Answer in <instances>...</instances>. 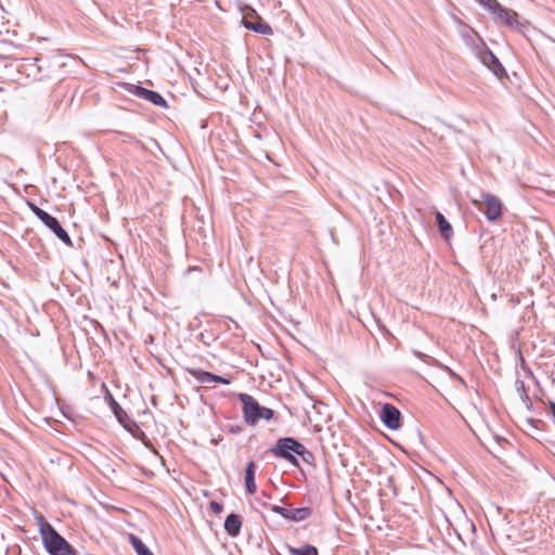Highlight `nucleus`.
Masks as SVG:
<instances>
[{"label":"nucleus","instance_id":"6ab92c4d","mask_svg":"<svg viewBox=\"0 0 555 555\" xmlns=\"http://www.w3.org/2000/svg\"><path fill=\"white\" fill-rule=\"evenodd\" d=\"M130 542L138 555H153L140 538L130 534Z\"/></svg>","mask_w":555,"mask_h":555},{"label":"nucleus","instance_id":"aec40b11","mask_svg":"<svg viewBox=\"0 0 555 555\" xmlns=\"http://www.w3.org/2000/svg\"><path fill=\"white\" fill-rule=\"evenodd\" d=\"M298 455L301 457V460L308 464H310L314 456L312 454V452H310L309 450L306 449V447L304 444L300 443L295 456Z\"/></svg>","mask_w":555,"mask_h":555},{"label":"nucleus","instance_id":"f257e3e1","mask_svg":"<svg viewBox=\"0 0 555 555\" xmlns=\"http://www.w3.org/2000/svg\"><path fill=\"white\" fill-rule=\"evenodd\" d=\"M42 544L50 555H77L74 547L47 521L42 515L36 516Z\"/></svg>","mask_w":555,"mask_h":555},{"label":"nucleus","instance_id":"c85d7f7f","mask_svg":"<svg viewBox=\"0 0 555 555\" xmlns=\"http://www.w3.org/2000/svg\"><path fill=\"white\" fill-rule=\"evenodd\" d=\"M550 411H551V414L555 421V402H551L550 403Z\"/></svg>","mask_w":555,"mask_h":555},{"label":"nucleus","instance_id":"f8f14e48","mask_svg":"<svg viewBox=\"0 0 555 555\" xmlns=\"http://www.w3.org/2000/svg\"><path fill=\"white\" fill-rule=\"evenodd\" d=\"M461 36L464 42L467 44V47L470 48L475 55L480 52V49L485 48L486 43L483 42L481 37L472 28L463 30Z\"/></svg>","mask_w":555,"mask_h":555},{"label":"nucleus","instance_id":"423d86ee","mask_svg":"<svg viewBox=\"0 0 555 555\" xmlns=\"http://www.w3.org/2000/svg\"><path fill=\"white\" fill-rule=\"evenodd\" d=\"M270 509L281 515L284 519L293 520V521H302L309 518L312 515V509L310 507H298V508H285L279 505H269Z\"/></svg>","mask_w":555,"mask_h":555},{"label":"nucleus","instance_id":"a211bd4d","mask_svg":"<svg viewBox=\"0 0 555 555\" xmlns=\"http://www.w3.org/2000/svg\"><path fill=\"white\" fill-rule=\"evenodd\" d=\"M289 555H319L318 548L313 545H305L302 547L287 546Z\"/></svg>","mask_w":555,"mask_h":555},{"label":"nucleus","instance_id":"9d476101","mask_svg":"<svg viewBox=\"0 0 555 555\" xmlns=\"http://www.w3.org/2000/svg\"><path fill=\"white\" fill-rule=\"evenodd\" d=\"M132 94L135 96L143 99L145 101H149L150 103L159 106V107H167L166 100L156 91L145 89L141 86H134L133 90L131 91Z\"/></svg>","mask_w":555,"mask_h":555},{"label":"nucleus","instance_id":"bb28decb","mask_svg":"<svg viewBox=\"0 0 555 555\" xmlns=\"http://www.w3.org/2000/svg\"><path fill=\"white\" fill-rule=\"evenodd\" d=\"M521 401L526 404V406H527L528 409H531V408H532V401H531V399H530V397H529V396H528V399H522Z\"/></svg>","mask_w":555,"mask_h":555},{"label":"nucleus","instance_id":"412c9836","mask_svg":"<svg viewBox=\"0 0 555 555\" xmlns=\"http://www.w3.org/2000/svg\"><path fill=\"white\" fill-rule=\"evenodd\" d=\"M515 388H516V391L518 392L520 399H528V393H527V390H526V386H525V383L524 380L521 379H516L515 382Z\"/></svg>","mask_w":555,"mask_h":555},{"label":"nucleus","instance_id":"7ed1b4c3","mask_svg":"<svg viewBox=\"0 0 555 555\" xmlns=\"http://www.w3.org/2000/svg\"><path fill=\"white\" fill-rule=\"evenodd\" d=\"M299 446H300V442H298L294 438H291V437L280 438L276 441L275 446L271 449V452L275 456L287 461L292 465L299 466L298 460L295 456Z\"/></svg>","mask_w":555,"mask_h":555},{"label":"nucleus","instance_id":"5701e85b","mask_svg":"<svg viewBox=\"0 0 555 555\" xmlns=\"http://www.w3.org/2000/svg\"><path fill=\"white\" fill-rule=\"evenodd\" d=\"M210 508L211 511L215 513V514H220L223 509V506L221 503L219 502H216V501H211L210 502Z\"/></svg>","mask_w":555,"mask_h":555},{"label":"nucleus","instance_id":"dca6fc26","mask_svg":"<svg viewBox=\"0 0 555 555\" xmlns=\"http://www.w3.org/2000/svg\"><path fill=\"white\" fill-rule=\"evenodd\" d=\"M256 464L253 461L248 462L245 467V488L249 494H254L256 492Z\"/></svg>","mask_w":555,"mask_h":555},{"label":"nucleus","instance_id":"b1692460","mask_svg":"<svg viewBox=\"0 0 555 555\" xmlns=\"http://www.w3.org/2000/svg\"><path fill=\"white\" fill-rule=\"evenodd\" d=\"M480 5H482L485 9H488L490 4L494 3V0H476Z\"/></svg>","mask_w":555,"mask_h":555},{"label":"nucleus","instance_id":"4be33fe9","mask_svg":"<svg viewBox=\"0 0 555 555\" xmlns=\"http://www.w3.org/2000/svg\"><path fill=\"white\" fill-rule=\"evenodd\" d=\"M42 223L47 220V218L50 216V214H48L47 211H44L43 209L39 208V210H37L35 214H34Z\"/></svg>","mask_w":555,"mask_h":555},{"label":"nucleus","instance_id":"393cba45","mask_svg":"<svg viewBox=\"0 0 555 555\" xmlns=\"http://www.w3.org/2000/svg\"><path fill=\"white\" fill-rule=\"evenodd\" d=\"M27 206L29 207V209L33 211V214H35L37 210H39L40 207H38L35 203L33 202H27Z\"/></svg>","mask_w":555,"mask_h":555},{"label":"nucleus","instance_id":"20e7f679","mask_svg":"<svg viewBox=\"0 0 555 555\" xmlns=\"http://www.w3.org/2000/svg\"><path fill=\"white\" fill-rule=\"evenodd\" d=\"M487 10L493 14V20L496 24H502L514 29L519 28L520 23L518 22L517 13L502 7L496 0H494V3L490 4Z\"/></svg>","mask_w":555,"mask_h":555},{"label":"nucleus","instance_id":"1a4fd4ad","mask_svg":"<svg viewBox=\"0 0 555 555\" xmlns=\"http://www.w3.org/2000/svg\"><path fill=\"white\" fill-rule=\"evenodd\" d=\"M483 199L486 205L485 215L487 219L489 221H495L502 215L501 201L499 199V197L490 193L485 194Z\"/></svg>","mask_w":555,"mask_h":555},{"label":"nucleus","instance_id":"0eeeda50","mask_svg":"<svg viewBox=\"0 0 555 555\" xmlns=\"http://www.w3.org/2000/svg\"><path fill=\"white\" fill-rule=\"evenodd\" d=\"M400 418L401 413L395 405L390 403L383 405L380 421L388 429H398L400 427Z\"/></svg>","mask_w":555,"mask_h":555},{"label":"nucleus","instance_id":"2eb2a0df","mask_svg":"<svg viewBox=\"0 0 555 555\" xmlns=\"http://www.w3.org/2000/svg\"><path fill=\"white\" fill-rule=\"evenodd\" d=\"M188 372L201 384L208 385L211 383H218L220 375H216L210 372H206L199 369H189Z\"/></svg>","mask_w":555,"mask_h":555},{"label":"nucleus","instance_id":"9b49d317","mask_svg":"<svg viewBox=\"0 0 555 555\" xmlns=\"http://www.w3.org/2000/svg\"><path fill=\"white\" fill-rule=\"evenodd\" d=\"M43 224L49 228L59 240H61L66 246H73V242L68 233L62 228L60 222L53 216H49Z\"/></svg>","mask_w":555,"mask_h":555},{"label":"nucleus","instance_id":"a878e982","mask_svg":"<svg viewBox=\"0 0 555 555\" xmlns=\"http://www.w3.org/2000/svg\"><path fill=\"white\" fill-rule=\"evenodd\" d=\"M450 374H451V376H452L454 379H456L457 382H460V383L464 384V379H463L460 375H457V374H455V373H453V372H451V371H450Z\"/></svg>","mask_w":555,"mask_h":555},{"label":"nucleus","instance_id":"f03ea898","mask_svg":"<svg viewBox=\"0 0 555 555\" xmlns=\"http://www.w3.org/2000/svg\"><path fill=\"white\" fill-rule=\"evenodd\" d=\"M238 399L243 403V416L248 425L254 426L259 420L269 421L273 417V410L261 406L250 395L240 393Z\"/></svg>","mask_w":555,"mask_h":555},{"label":"nucleus","instance_id":"cd10ccee","mask_svg":"<svg viewBox=\"0 0 555 555\" xmlns=\"http://www.w3.org/2000/svg\"><path fill=\"white\" fill-rule=\"evenodd\" d=\"M218 383H219V384H223V385H229L231 382H230V379H229V378H225V377H223V376H220V378H219V382H218Z\"/></svg>","mask_w":555,"mask_h":555},{"label":"nucleus","instance_id":"4468645a","mask_svg":"<svg viewBox=\"0 0 555 555\" xmlns=\"http://www.w3.org/2000/svg\"><path fill=\"white\" fill-rule=\"evenodd\" d=\"M242 528V518L237 514H230L224 520V530L230 537H237Z\"/></svg>","mask_w":555,"mask_h":555},{"label":"nucleus","instance_id":"39448f33","mask_svg":"<svg viewBox=\"0 0 555 555\" xmlns=\"http://www.w3.org/2000/svg\"><path fill=\"white\" fill-rule=\"evenodd\" d=\"M242 23L244 27L257 34L272 35L273 33L271 26L267 23H263L257 12L249 7L243 10Z\"/></svg>","mask_w":555,"mask_h":555},{"label":"nucleus","instance_id":"6e6552de","mask_svg":"<svg viewBox=\"0 0 555 555\" xmlns=\"http://www.w3.org/2000/svg\"><path fill=\"white\" fill-rule=\"evenodd\" d=\"M476 56L480 60V62L490 68L496 76H500L505 72L499 59L493 54L491 50L485 44L483 49H480V52L476 54Z\"/></svg>","mask_w":555,"mask_h":555},{"label":"nucleus","instance_id":"ddd939ff","mask_svg":"<svg viewBox=\"0 0 555 555\" xmlns=\"http://www.w3.org/2000/svg\"><path fill=\"white\" fill-rule=\"evenodd\" d=\"M109 406L118 420V422L128 430L131 429V425H134L133 421L128 416L127 412L119 405V403L108 393Z\"/></svg>","mask_w":555,"mask_h":555},{"label":"nucleus","instance_id":"f3484780","mask_svg":"<svg viewBox=\"0 0 555 555\" xmlns=\"http://www.w3.org/2000/svg\"><path fill=\"white\" fill-rule=\"evenodd\" d=\"M436 221L439 229L440 234L449 240L452 234L453 230L449 221L444 218V216L440 212H436Z\"/></svg>","mask_w":555,"mask_h":555}]
</instances>
